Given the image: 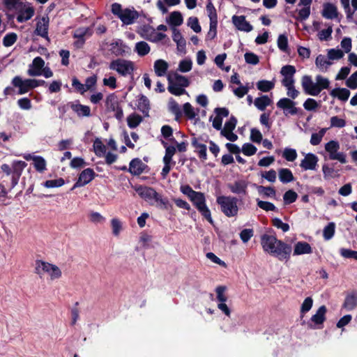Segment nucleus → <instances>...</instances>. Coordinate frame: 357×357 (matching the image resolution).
Instances as JSON below:
<instances>
[{
    "instance_id": "15",
    "label": "nucleus",
    "mask_w": 357,
    "mask_h": 357,
    "mask_svg": "<svg viewBox=\"0 0 357 357\" xmlns=\"http://www.w3.org/2000/svg\"><path fill=\"white\" fill-rule=\"evenodd\" d=\"M95 172L87 168L84 169L79 175L78 179L72 188V190L77 188L82 187L89 183L95 177Z\"/></svg>"
},
{
    "instance_id": "62",
    "label": "nucleus",
    "mask_w": 357,
    "mask_h": 357,
    "mask_svg": "<svg viewBox=\"0 0 357 357\" xmlns=\"http://www.w3.org/2000/svg\"><path fill=\"white\" fill-rule=\"evenodd\" d=\"M331 128H342L346 126V121L337 116H333L330 119Z\"/></svg>"
},
{
    "instance_id": "45",
    "label": "nucleus",
    "mask_w": 357,
    "mask_h": 357,
    "mask_svg": "<svg viewBox=\"0 0 357 357\" xmlns=\"http://www.w3.org/2000/svg\"><path fill=\"white\" fill-rule=\"evenodd\" d=\"M327 131V128H321L318 132L312 133L310 138V144L313 146L319 144Z\"/></svg>"
},
{
    "instance_id": "35",
    "label": "nucleus",
    "mask_w": 357,
    "mask_h": 357,
    "mask_svg": "<svg viewBox=\"0 0 357 357\" xmlns=\"http://www.w3.org/2000/svg\"><path fill=\"white\" fill-rule=\"evenodd\" d=\"M144 164L141 160L135 158L131 160L129 165V172L133 175H139L142 173Z\"/></svg>"
},
{
    "instance_id": "59",
    "label": "nucleus",
    "mask_w": 357,
    "mask_h": 357,
    "mask_svg": "<svg viewBox=\"0 0 357 357\" xmlns=\"http://www.w3.org/2000/svg\"><path fill=\"white\" fill-rule=\"evenodd\" d=\"M17 39V36L15 33H9L3 37V45L5 47H10L16 42Z\"/></svg>"
},
{
    "instance_id": "17",
    "label": "nucleus",
    "mask_w": 357,
    "mask_h": 357,
    "mask_svg": "<svg viewBox=\"0 0 357 357\" xmlns=\"http://www.w3.org/2000/svg\"><path fill=\"white\" fill-rule=\"evenodd\" d=\"M231 22L238 31L249 33L253 29L252 25L245 20L244 15H234Z\"/></svg>"
},
{
    "instance_id": "31",
    "label": "nucleus",
    "mask_w": 357,
    "mask_h": 357,
    "mask_svg": "<svg viewBox=\"0 0 357 357\" xmlns=\"http://www.w3.org/2000/svg\"><path fill=\"white\" fill-rule=\"evenodd\" d=\"M312 252V247L307 242L298 241L294 245V255H301L305 254H310Z\"/></svg>"
},
{
    "instance_id": "3",
    "label": "nucleus",
    "mask_w": 357,
    "mask_h": 357,
    "mask_svg": "<svg viewBox=\"0 0 357 357\" xmlns=\"http://www.w3.org/2000/svg\"><path fill=\"white\" fill-rule=\"evenodd\" d=\"M315 82L309 75H304L301 79V85L304 92L310 96H318L324 89H327L330 86L328 79L321 75H317L315 78Z\"/></svg>"
},
{
    "instance_id": "4",
    "label": "nucleus",
    "mask_w": 357,
    "mask_h": 357,
    "mask_svg": "<svg viewBox=\"0 0 357 357\" xmlns=\"http://www.w3.org/2000/svg\"><path fill=\"white\" fill-rule=\"evenodd\" d=\"M35 272L40 278L47 275L51 280H59L62 276L61 270L56 265L42 260L36 261Z\"/></svg>"
},
{
    "instance_id": "52",
    "label": "nucleus",
    "mask_w": 357,
    "mask_h": 357,
    "mask_svg": "<svg viewBox=\"0 0 357 357\" xmlns=\"http://www.w3.org/2000/svg\"><path fill=\"white\" fill-rule=\"evenodd\" d=\"M111 226L113 235L118 236L123 228L122 222L118 218H112L111 220Z\"/></svg>"
},
{
    "instance_id": "55",
    "label": "nucleus",
    "mask_w": 357,
    "mask_h": 357,
    "mask_svg": "<svg viewBox=\"0 0 357 357\" xmlns=\"http://www.w3.org/2000/svg\"><path fill=\"white\" fill-rule=\"evenodd\" d=\"M335 225L333 222L328 223L324 229L323 236L325 240H330L335 234Z\"/></svg>"
},
{
    "instance_id": "36",
    "label": "nucleus",
    "mask_w": 357,
    "mask_h": 357,
    "mask_svg": "<svg viewBox=\"0 0 357 357\" xmlns=\"http://www.w3.org/2000/svg\"><path fill=\"white\" fill-rule=\"evenodd\" d=\"M331 96L337 97L340 100L347 101L349 98L350 91L345 88L334 89L331 91Z\"/></svg>"
},
{
    "instance_id": "12",
    "label": "nucleus",
    "mask_w": 357,
    "mask_h": 357,
    "mask_svg": "<svg viewBox=\"0 0 357 357\" xmlns=\"http://www.w3.org/2000/svg\"><path fill=\"white\" fill-rule=\"evenodd\" d=\"M278 108L283 110L285 116L289 114L296 115L298 113L299 109L296 107V102L289 98H280L276 103Z\"/></svg>"
},
{
    "instance_id": "1",
    "label": "nucleus",
    "mask_w": 357,
    "mask_h": 357,
    "mask_svg": "<svg viewBox=\"0 0 357 357\" xmlns=\"http://www.w3.org/2000/svg\"><path fill=\"white\" fill-rule=\"evenodd\" d=\"M261 244L264 252L276 257L279 260H289L291 253V245L277 239L275 236L264 234Z\"/></svg>"
},
{
    "instance_id": "47",
    "label": "nucleus",
    "mask_w": 357,
    "mask_h": 357,
    "mask_svg": "<svg viewBox=\"0 0 357 357\" xmlns=\"http://www.w3.org/2000/svg\"><path fill=\"white\" fill-rule=\"evenodd\" d=\"M333 33V26L328 25L325 29L321 30L317 33V37L321 41H328L331 39Z\"/></svg>"
},
{
    "instance_id": "61",
    "label": "nucleus",
    "mask_w": 357,
    "mask_h": 357,
    "mask_svg": "<svg viewBox=\"0 0 357 357\" xmlns=\"http://www.w3.org/2000/svg\"><path fill=\"white\" fill-rule=\"evenodd\" d=\"M187 24L196 33H199L202 30L198 18L196 17H190L188 20Z\"/></svg>"
},
{
    "instance_id": "40",
    "label": "nucleus",
    "mask_w": 357,
    "mask_h": 357,
    "mask_svg": "<svg viewBox=\"0 0 357 357\" xmlns=\"http://www.w3.org/2000/svg\"><path fill=\"white\" fill-rule=\"evenodd\" d=\"M275 87V81L266 79L259 80L257 82V88L262 92H268Z\"/></svg>"
},
{
    "instance_id": "39",
    "label": "nucleus",
    "mask_w": 357,
    "mask_h": 357,
    "mask_svg": "<svg viewBox=\"0 0 357 357\" xmlns=\"http://www.w3.org/2000/svg\"><path fill=\"white\" fill-rule=\"evenodd\" d=\"M280 181L283 183L291 182L294 180V176L291 171L287 168H282L278 171Z\"/></svg>"
},
{
    "instance_id": "38",
    "label": "nucleus",
    "mask_w": 357,
    "mask_h": 357,
    "mask_svg": "<svg viewBox=\"0 0 357 357\" xmlns=\"http://www.w3.org/2000/svg\"><path fill=\"white\" fill-rule=\"evenodd\" d=\"M169 92L175 96H181L187 93V91L183 87L176 85L172 82L171 77H167Z\"/></svg>"
},
{
    "instance_id": "51",
    "label": "nucleus",
    "mask_w": 357,
    "mask_h": 357,
    "mask_svg": "<svg viewBox=\"0 0 357 357\" xmlns=\"http://www.w3.org/2000/svg\"><path fill=\"white\" fill-rule=\"evenodd\" d=\"M89 218L94 224H103L106 220L104 216L96 211H91L89 214Z\"/></svg>"
},
{
    "instance_id": "63",
    "label": "nucleus",
    "mask_w": 357,
    "mask_h": 357,
    "mask_svg": "<svg viewBox=\"0 0 357 357\" xmlns=\"http://www.w3.org/2000/svg\"><path fill=\"white\" fill-rule=\"evenodd\" d=\"M257 148L250 143H245L243 145L241 151L243 153L248 156L253 155L257 152Z\"/></svg>"
},
{
    "instance_id": "44",
    "label": "nucleus",
    "mask_w": 357,
    "mask_h": 357,
    "mask_svg": "<svg viewBox=\"0 0 357 357\" xmlns=\"http://www.w3.org/2000/svg\"><path fill=\"white\" fill-rule=\"evenodd\" d=\"M168 22L172 26H180L183 22V16L180 12L174 11L170 14Z\"/></svg>"
},
{
    "instance_id": "13",
    "label": "nucleus",
    "mask_w": 357,
    "mask_h": 357,
    "mask_svg": "<svg viewBox=\"0 0 357 357\" xmlns=\"http://www.w3.org/2000/svg\"><path fill=\"white\" fill-rule=\"evenodd\" d=\"M237 123L235 117L231 116L229 120L225 123L224 128L221 130L220 134L230 142H235L238 139V136L233 132Z\"/></svg>"
},
{
    "instance_id": "48",
    "label": "nucleus",
    "mask_w": 357,
    "mask_h": 357,
    "mask_svg": "<svg viewBox=\"0 0 357 357\" xmlns=\"http://www.w3.org/2000/svg\"><path fill=\"white\" fill-rule=\"evenodd\" d=\"M296 150L292 148H285L282 152V157L288 162H294L297 158Z\"/></svg>"
},
{
    "instance_id": "32",
    "label": "nucleus",
    "mask_w": 357,
    "mask_h": 357,
    "mask_svg": "<svg viewBox=\"0 0 357 357\" xmlns=\"http://www.w3.org/2000/svg\"><path fill=\"white\" fill-rule=\"evenodd\" d=\"M173 35L172 38L173 40L176 43L177 45V49L180 52H184L185 49L186 42L184 38L183 37L181 33L178 29L174 27L172 29Z\"/></svg>"
},
{
    "instance_id": "49",
    "label": "nucleus",
    "mask_w": 357,
    "mask_h": 357,
    "mask_svg": "<svg viewBox=\"0 0 357 357\" xmlns=\"http://www.w3.org/2000/svg\"><path fill=\"white\" fill-rule=\"evenodd\" d=\"M142 121V116L137 114H132L127 118L128 126L130 128H135L137 127Z\"/></svg>"
},
{
    "instance_id": "18",
    "label": "nucleus",
    "mask_w": 357,
    "mask_h": 357,
    "mask_svg": "<svg viewBox=\"0 0 357 357\" xmlns=\"http://www.w3.org/2000/svg\"><path fill=\"white\" fill-rule=\"evenodd\" d=\"M248 185V183L247 181L238 179L229 183L227 187L232 193L244 196L247 195Z\"/></svg>"
},
{
    "instance_id": "29",
    "label": "nucleus",
    "mask_w": 357,
    "mask_h": 357,
    "mask_svg": "<svg viewBox=\"0 0 357 357\" xmlns=\"http://www.w3.org/2000/svg\"><path fill=\"white\" fill-rule=\"evenodd\" d=\"M91 32L88 27H80L75 30L73 36L75 38H77V40L75 42V45L79 47L82 46L84 43V37L86 36H91Z\"/></svg>"
},
{
    "instance_id": "56",
    "label": "nucleus",
    "mask_w": 357,
    "mask_h": 357,
    "mask_svg": "<svg viewBox=\"0 0 357 357\" xmlns=\"http://www.w3.org/2000/svg\"><path fill=\"white\" fill-rule=\"evenodd\" d=\"M298 198L297 193L292 190H287L283 195V199L285 204H290L296 202Z\"/></svg>"
},
{
    "instance_id": "11",
    "label": "nucleus",
    "mask_w": 357,
    "mask_h": 357,
    "mask_svg": "<svg viewBox=\"0 0 357 357\" xmlns=\"http://www.w3.org/2000/svg\"><path fill=\"white\" fill-rule=\"evenodd\" d=\"M326 307L325 305L320 306L308 321V326L310 328H321L322 325L326 319Z\"/></svg>"
},
{
    "instance_id": "41",
    "label": "nucleus",
    "mask_w": 357,
    "mask_h": 357,
    "mask_svg": "<svg viewBox=\"0 0 357 357\" xmlns=\"http://www.w3.org/2000/svg\"><path fill=\"white\" fill-rule=\"evenodd\" d=\"M277 45L280 51L284 53L289 52L288 38L285 34L279 35L277 40Z\"/></svg>"
},
{
    "instance_id": "21",
    "label": "nucleus",
    "mask_w": 357,
    "mask_h": 357,
    "mask_svg": "<svg viewBox=\"0 0 357 357\" xmlns=\"http://www.w3.org/2000/svg\"><path fill=\"white\" fill-rule=\"evenodd\" d=\"M109 51L116 56H123L128 52L129 48L121 40L117 39L109 44Z\"/></svg>"
},
{
    "instance_id": "2",
    "label": "nucleus",
    "mask_w": 357,
    "mask_h": 357,
    "mask_svg": "<svg viewBox=\"0 0 357 357\" xmlns=\"http://www.w3.org/2000/svg\"><path fill=\"white\" fill-rule=\"evenodd\" d=\"M135 190L142 199L151 205H155L162 209H167L170 206L167 198L162 197L153 188L139 185L135 187Z\"/></svg>"
},
{
    "instance_id": "22",
    "label": "nucleus",
    "mask_w": 357,
    "mask_h": 357,
    "mask_svg": "<svg viewBox=\"0 0 357 357\" xmlns=\"http://www.w3.org/2000/svg\"><path fill=\"white\" fill-rule=\"evenodd\" d=\"M45 61L40 57H36L30 65L28 70V75L32 77L40 76L42 75V70L44 68Z\"/></svg>"
},
{
    "instance_id": "19",
    "label": "nucleus",
    "mask_w": 357,
    "mask_h": 357,
    "mask_svg": "<svg viewBox=\"0 0 357 357\" xmlns=\"http://www.w3.org/2000/svg\"><path fill=\"white\" fill-rule=\"evenodd\" d=\"M318 157L312 153L305 155L304 158L301 161L300 167L305 171L316 170L318 165Z\"/></svg>"
},
{
    "instance_id": "26",
    "label": "nucleus",
    "mask_w": 357,
    "mask_h": 357,
    "mask_svg": "<svg viewBox=\"0 0 357 357\" xmlns=\"http://www.w3.org/2000/svg\"><path fill=\"white\" fill-rule=\"evenodd\" d=\"M24 158L26 160H33V166L38 172H43L46 169V161L42 156L26 154L24 155Z\"/></svg>"
},
{
    "instance_id": "54",
    "label": "nucleus",
    "mask_w": 357,
    "mask_h": 357,
    "mask_svg": "<svg viewBox=\"0 0 357 357\" xmlns=\"http://www.w3.org/2000/svg\"><path fill=\"white\" fill-rule=\"evenodd\" d=\"M227 287L225 286H218L215 288L216 298L219 303L226 302L227 296L225 294Z\"/></svg>"
},
{
    "instance_id": "27",
    "label": "nucleus",
    "mask_w": 357,
    "mask_h": 357,
    "mask_svg": "<svg viewBox=\"0 0 357 357\" xmlns=\"http://www.w3.org/2000/svg\"><path fill=\"white\" fill-rule=\"evenodd\" d=\"M171 77L172 82L176 84L178 86L183 87V89L188 87L190 85L189 79L177 72H169L167 78Z\"/></svg>"
},
{
    "instance_id": "30",
    "label": "nucleus",
    "mask_w": 357,
    "mask_h": 357,
    "mask_svg": "<svg viewBox=\"0 0 357 357\" xmlns=\"http://www.w3.org/2000/svg\"><path fill=\"white\" fill-rule=\"evenodd\" d=\"M342 307L348 311L357 307V291H352L347 295Z\"/></svg>"
},
{
    "instance_id": "24",
    "label": "nucleus",
    "mask_w": 357,
    "mask_h": 357,
    "mask_svg": "<svg viewBox=\"0 0 357 357\" xmlns=\"http://www.w3.org/2000/svg\"><path fill=\"white\" fill-rule=\"evenodd\" d=\"M50 19L47 16H43L36 23L35 33L43 38H47Z\"/></svg>"
},
{
    "instance_id": "37",
    "label": "nucleus",
    "mask_w": 357,
    "mask_h": 357,
    "mask_svg": "<svg viewBox=\"0 0 357 357\" xmlns=\"http://www.w3.org/2000/svg\"><path fill=\"white\" fill-rule=\"evenodd\" d=\"M165 3L169 6H174L178 5L181 3V0H158L156 3V6L162 14L168 12V8Z\"/></svg>"
},
{
    "instance_id": "9",
    "label": "nucleus",
    "mask_w": 357,
    "mask_h": 357,
    "mask_svg": "<svg viewBox=\"0 0 357 357\" xmlns=\"http://www.w3.org/2000/svg\"><path fill=\"white\" fill-rule=\"evenodd\" d=\"M109 68L116 71L122 76H128L132 74L134 63L130 61L118 59L110 63Z\"/></svg>"
},
{
    "instance_id": "6",
    "label": "nucleus",
    "mask_w": 357,
    "mask_h": 357,
    "mask_svg": "<svg viewBox=\"0 0 357 357\" xmlns=\"http://www.w3.org/2000/svg\"><path fill=\"white\" fill-rule=\"evenodd\" d=\"M237 202V199L231 196H220L217 198V203L220 205L222 212L229 218L238 214Z\"/></svg>"
},
{
    "instance_id": "43",
    "label": "nucleus",
    "mask_w": 357,
    "mask_h": 357,
    "mask_svg": "<svg viewBox=\"0 0 357 357\" xmlns=\"http://www.w3.org/2000/svg\"><path fill=\"white\" fill-rule=\"evenodd\" d=\"M93 151L98 157H102L106 153V146L103 144L101 139L96 138L93 142Z\"/></svg>"
},
{
    "instance_id": "16",
    "label": "nucleus",
    "mask_w": 357,
    "mask_h": 357,
    "mask_svg": "<svg viewBox=\"0 0 357 357\" xmlns=\"http://www.w3.org/2000/svg\"><path fill=\"white\" fill-rule=\"evenodd\" d=\"M12 178L10 188H13L18 183V180L26 163L22 160H15L12 162Z\"/></svg>"
},
{
    "instance_id": "42",
    "label": "nucleus",
    "mask_w": 357,
    "mask_h": 357,
    "mask_svg": "<svg viewBox=\"0 0 357 357\" xmlns=\"http://www.w3.org/2000/svg\"><path fill=\"white\" fill-rule=\"evenodd\" d=\"M135 51L138 55L143 56L148 54L150 52L149 44L144 41H140L135 44Z\"/></svg>"
},
{
    "instance_id": "5",
    "label": "nucleus",
    "mask_w": 357,
    "mask_h": 357,
    "mask_svg": "<svg viewBox=\"0 0 357 357\" xmlns=\"http://www.w3.org/2000/svg\"><path fill=\"white\" fill-rule=\"evenodd\" d=\"M112 13L126 25L133 24L139 17L138 13L134 8L123 9L121 5L117 3L112 5Z\"/></svg>"
},
{
    "instance_id": "53",
    "label": "nucleus",
    "mask_w": 357,
    "mask_h": 357,
    "mask_svg": "<svg viewBox=\"0 0 357 357\" xmlns=\"http://www.w3.org/2000/svg\"><path fill=\"white\" fill-rule=\"evenodd\" d=\"M137 102L138 109L144 114L148 112L149 109V101L148 98L144 96H142L138 99Z\"/></svg>"
},
{
    "instance_id": "50",
    "label": "nucleus",
    "mask_w": 357,
    "mask_h": 357,
    "mask_svg": "<svg viewBox=\"0 0 357 357\" xmlns=\"http://www.w3.org/2000/svg\"><path fill=\"white\" fill-rule=\"evenodd\" d=\"M257 189L258 192L265 197H273L275 196V190L272 187L259 185L257 187Z\"/></svg>"
},
{
    "instance_id": "46",
    "label": "nucleus",
    "mask_w": 357,
    "mask_h": 357,
    "mask_svg": "<svg viewBox=\"0 0 357 357\" xmlns=\"http://www.w3.org/2000/svg\"><path fill=\"white\" fill-rule=\"evenodd\" d=\"M192 61L190 59L185 58L180 61L178 66V70L181 73H188L192 70Z\"/></svg>"
},
{
    "instance_id": "23",
    "label": "nucleus",
    "mask_w": 357,
    "mask_h": 357,
    "mask_svg": "<svg viewBox=\"0 0 357 357\" xmlns=\"http://www.w3.org/2000/svg\"><path fill=\"white\" fill-rule=\"evenodd\" d=\"M72 110L79 117H88L91 116V109L89 106L81 105L79 102H70L68 104Z\"/></svg>"
},
{
    "instance_id": "33",
    "label": "nucleus",
    "mask_w": 357,
    "mask_h": 357,
    "mask_svg": "<svg viewBox=\"0 0 357 357\" xmlns=\"http://www.w3.org/2000/svg\"><path fill=\"white\" fill-rule=\"evenodd\" d=\"M316 66L321 71L326 72L328 68L333 64V62L324 55L319 54L315 60Z\"/></svg>"
},
{
    "instance_id": "34",
    "label": "nucleus",
    "mask_w": 357,
    "mask_h": 357,
    "mask_svg": "<svg viewBox=\"0 0 357 357\" xmlns=\"http://www.w3.org/2000/svg\"><path fill=\"white\" fill-rule=\"evenodd\" d=\"M271 103L272 100L266 95L256 98L254 100L255 106L260 111H264Z\"/></svg>"
},
{
    "instance_id": "64",
    "label": "nucleus",
    "mask_w": 357,
    "mask_h": 357,
    "mask_svg": "<svg viewBox=\"0 0 357 357\" xmlns=\"http://www.w3.org/2000/svg\"><path fill=\"white\" fill-rule=\"evenodd\" d=\"M344 10L346 13L347 19L349 22H352L357 25V13L355 14V10H352L350 6L344 7Z\"/></svg>"
},
{
    "instance_id": "57",
    "label": "nucleus",
    "mask_w": 357,
    "mask_h": 357,
    "mask_svg": "<svg viewBox=\"0 0 357 357\" xmlns=\"http://www.w3.org/2000/svg\"><path fill=\"white\" fill-rule=\"evenodd\" d=\"M327 56L331 61L339 60L344 56V53L339 49H330L328 50Z\"/></svg>"
},
{
    "instance_id": "14",
    "label": "nucleus",
    "mask_w": 357,
    "mask_h": 357,
    "mask_svg": "<svg viewBox=\"0 0 357 357\" xmlns=\"http://www.w3.org/2000/svg\"><path fill=\"white\" fill-rule=\"evenodd\" d=\"M296 72V68L294 66L286 65L282 67L280 74L282 76L281 82L283 86L295 84L294 75Z\"/></svg>"
},
{
    "instance_id": "7",
    "label": "nucleus",
    "mask_w": 357,
    "mask_h": 357,
    "mask_svg": "<svg viewBox=\"0 0 357 357\" xmlns=\"http://www.w3.org/2000/svg\"><path fill=\"white\" fill-rule=\"evenodd\" d=\"M190 200L192 202L193 205L196 207L202 215L211 224L213 223L211 217V211L206 204V197L203 192H197Z\"/></svg>"
},
{
    "instance_id": "10",
    "label": "nucleus",
    "mask_w": 357,
    "mask_h": 357,
    "mask_svg": "<svg viewBox=\"0 0 357 357\" xmlns=\"http://www.w3.org/2000/svg\"><path fill=\"white\" fill-rule=\"evenodd\" d=\"M15 10L17 13V21L20 23L29 20L35 14L34 8L27 1H23Z\"/></svg>"
},
{
    "instance_id": "28",
    "label": "nucleus",
    "mask_w": 357,
    "mask_h": 357,
    "mask_svg": "<svg viewBox=\"0 0 357 357\" xmlns=\"http://www.w3.org/2000/svg\"><path fill=\"white\" fill-rule=\"evenodd\" d=\"M169 63L163 59H158L154 62L153 70L158 77L167 76Z\"/></svg>"
},
{
    "instance_id": "58",
    "label": "nucleus",
    "mask_w": 357,
    "mask_h": 357,
    "mask_svg": "<svg viewBox=\"0 0 357 357\" xmlns=\"http://www.w3.org/2000/svg\"><path fill=\"white\" fill-rule=\"evenodd\" d=\"M313 305V299L311 297H307L303 302L301 306V314L303 316L305 313L308 312Z\"/></svg>"
},
{
    "instance_id": "60",
    "label": "nucleus",
    "mask_w": 357,
    "mask_h": 357,
    "mask_svg": "<svg viewBox=\"0 0 357 357\" xmlns=\"http://www.w3.org/2000/svg\"><path fill=\"white\" fill-rule=\"evenodd\" d=\"M257 206L265 211H275L277 210L275 206L269 202L257 199Z\"/></svg>"
},
{
    "instance_id": "20",
    "label": "nucleus",
    "mask_w": 357,
    "mask_h": 357,
    "mask_svg": "<svg viewBox=\"0 0 357 357\" xmlns=\"http://www.w3.org/2000/svg\"><path fill=\"white\" fill-rule=\"evenodd\" d=\"M12 84L19 89L18 94L20 95L24 94L32 89L30 79H22L20 76H15L12 80Z\"/></svg>"
},
{
    "instance_id": "8",
    "label": "nucleus",
    "mask_w": 357,
    "mask_h": 357,
    "mask_svg": "<svg viewBox=\"0 0 357 357\" xmlns=\"http://www.w3.org/2000/svg\"><path fill=\"white\" fill-rule=\"evenodd\" d=\"M325 151L328 155V158L331 160H337L342 164H345L347 160V154L340 151V144L336 140H331L324 146Z\"/></svg>"
},
{
    "instance_id": "25",
    "label": "nucleus",
    "mask_w": 357,
    "mask_h": 357,
    "mask_svg": "<svg viewBox=\"0 0 357 357\" xmlns=\"http://www.w3.org/2000/svg\"><path fill=\"white\" fill-rule=\"evenodd\" d=\"M321 15L327 20H333L337 18L338 16L337 6L332 3H324Z\"/></svg>"
}]
</instances>
